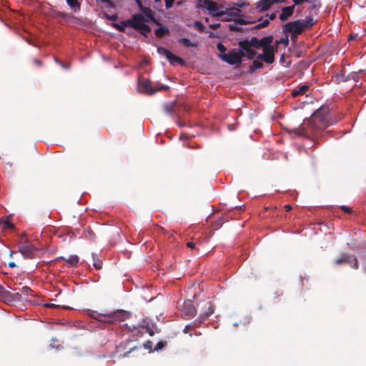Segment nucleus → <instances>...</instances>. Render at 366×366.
<instances>
[{"label":"nucleus","instance_id":"f3484780","mask_svg":"<svg viewBox=\"0 0 366 366\" xmlns=\"http://www.w3.org/2000/svg\"><path fill=\"white\" fill-rule=\"evenodd\" d=\"M277 0H260L257 3V9L259 11H267Z\"/></svg>","mask_w":366,"mask_h":366},{"label":"nucleus","instance_id":"8fccbe9b","mask_svg":"<svg viewBox=\"0 0 366 366\" xmlns=\"http://www.w3.org/2000/svg\"><path fill=\"white\" fill-rule=\"evenodd\" d=\"M269 16L270 20H274L276 18V14L272 13Z\"/></svg>","mask_w":366,"mask_h":366},{"label":"nucleus","instance_id":"5fc2aeb1","mask_svg":"<svg viewBox=\"0 0 366 366\" xmlns=\"http://www.w3.org/2000/svg\"><path fill=\"white\" fill-rule=\"evenodd\" d=\"M189 328V325L186 326L185 328L184 329V332L186 333L187 332V330Z\"/></svg>","mask_w":366,"mask_h":366},{"label":"nucleus","instance_id":"de8ad7c7","mask_svg":"<svg viewBox=\"0 0 366 366\" xmlns=\"http://www.w3.org/2000/svg\"><path fill=\"white\" fill-rule=\"evenodd\" d=\"M219 26H220L219 24H214L209 25V27L212 29H216L219 28Z\"/></svg>","mask_w":366,"mask_h":366},{"label":"nucleus","instance_id":"5701e85b","mask_svg":"<svg viewBox=\"0 0 366 366\" xmlns=\"http://www.w3.org/2000/svg\"><path fill=\"white\" fill-rule=\"evenodd\" d=\"M61 258L64 259L71 267L77 266L79 262V257L77 255H70L66 259L64 257Z\"/></svg>","mask_w":366,"mask_h":366},{"label":"nucleus","instance_id":"c9c22d12","mask_svg":"<svg viewBox=\"0 0 366 366\" xmlns=\"http://www.w3.org/2000/svg\"><path fill=\"white\" fill-rule=\"evenodd\" d=\"M269 21L267 19H265L262 21L260 24H257L255 27L256 28H263L268 25Z\"/></svg>","mask_w":366,"mask_h":366},{"label":"nucleus","instance_id":"052dcab7","mask_svg":"<svg viewBox=\"0 0 366 366\" xmlns=\"http://www.w3.org/2000/svg\"><path fill=\"white\" fill-rule=\"evenodd\" d=\"M61 66L64 68H67V66H66V65L63 64L62 63H60Z\"/></svg>","mask_w":366,"mask_h":366},{"label":"nucleus","instance_id":"412c9836","mask_svg":"<svg viewBox=\"0 0 366 366\" xmlns=\"http://www.w3.org/2000/svg\"><path fill=\"white\" fill-rule=\"evenodd\" d=\"M272 41V36H264L259 39V47L265 48L266 46H273L271 45Z\"/></svg>","mask_w":366,"mask_h":366},{"label":"nucleus","instance_id":"b1692460","mask_svg":"<svg viewBox=\"0 0 366 366\" xmlns=\"http://www.w3.org/2000/svg\"><path fill=\"white\" fill-rule=\"evenodd\" d=\"M92 260H93V266L97 269H101L102 266V262L100 259H98L97 255L94 253H92Z\"/></svg>","mask_w":366,"mask_h":366},{"label":"nucleus","instance_id":"49530a36","mask_svg":"<svg viewBox=\"0 0 366 366\" xmlns=\"http://www.w3.org/2000/svg\"><path fill=\"white\" fill-rule=\"evenodd\" d=\"M257 58L258 59H260L262 61H264V59H265V55L264 54V53L262 54H259L257 56Z\"/></svg>","mask_w":366,"mask_h":366},{"label":"nucleus","instance_id":"cd10ccee","mask_svg":"<svg viewBox=\"0 0 366 366\" xmlns=\"http://www.w3.org/2000/svg\"><path fill=\"white\" fill-rule=\"evenodd\" d=\"M68 5L74 11H79L80 6L77 0H66Z\"/></svg>","mask_w":366,"mask_h":366},{"label":"nucleus","instance_id":"72a5a7b5","mask_svg":"<svg viewBox=\"0 0 366 366\" xmlns=\"http://www.w3.org/2000/svg\"><path fill=\"white\" fill-rule=\"evenodd\" d=\"M209 316L206 313H202L199 317V322H202L206 320Z\"/></svg>","mask_w":366,"mask_h":366},{"label":"nucleus","instance_id":"c756f323","mask_svg":"<svg viewBox=\"0 0 366 366\" xmlns=\"http://www.w3.org/2000/svg\"><path fill=\"white\" fill-rule=\"evenodd\" d=\"M194 27L199 31H205V26L200 21H196L194 23Z\"/></svg>","mask_w":366,"mask_h":366},{"label":"nucleus","instance_id":"680f3d73","mask_svg":"<svg viewBox=\"0 0 366 366\" xmlns=\"http://www.w3.org/2000/svg\"><path fill=\"white\" fill-rule=\"evenodd\" d=\"M148 332H149V335H151V336H152V335H154V332H151V331H149V330H148Z\"/></svg>","mask_w":366,"mask_h":366},{"label":"nucleus","instance_id":"4468645a","mask_svg":"<svg viewBox=\"0 0 366 366\" xmlns=\"http://www.w3.org/2000/svg\"><path fill=\"white\" fill-rule=\"evenodd\" d=\"M139 87L142 89V92L149 94H153L157 92V90L152 88V82L148 79L142 80L139 83Z\"/></svg>","mask_w":366,"mask_h":366},{"label":"nucleus","instance_id":"9d476101","mask_svg":"<svg viewBox=\"0 0 366 366\" xmlns=\"http://www.w3.org/2000/svg\"><path fill=\"white\" fill-rule=\"evenodd\" d=\"M139 6V9L141 11V13L139 14L142 16V22L144 24H146V22L154 21V13L149 8L144 7L142 5V4Z\"/></svg>","mask_w":366,"mask_h":366},{"label":"nucleus","instance_id":"a18cd8bd","mask_svg":"<svg viewBox=\"0 0 366 366\" xmlns=\"http://www.w3.org/2000/svg\"><path fill=\"white\" fill-rule=\"evenodd\" d=\"M292 1L294 2L295 5H300L304 1H307V0H292Z\"/></svg>","mask_w":366,"mask_h":366},{"label":"nucleus","instance_id":"423d86ee","mask_svg":"<svg viewBox=\"0 0 366 366\" xmlns=\"http://www.w3.org/2000/svg\"><path fill=\"white\" fill-rule=\"evenodd\" d=\"M244 55V53L239 51V49H233L227 54H219L218 57L230 65H234L240 64Z\"/></svg>","mask_w":366,"mask_h":366},{"label":"nucleus","instance_id":"393cba45","mask_svg":"<svg viewBox=\"0 0 366 366\" xmlns=\"http://www.w3.org/2000/svg\"><path fill=\"white\" fill-rule=\"evenodd\" d=\"M169 33V29L165 26H160L155 30V34L158 37H162Z\"/></svg>","mask_w":366,"mask_h":366},{"label":"nucleus","instance_id":"2eb2a0df","mask_svg":"<svg viewBox=\"0 0 366 366\" xmlns=\"http://www.w3.org/2000/svg\"><path fill=\"white\" fill-rule=\"evenodd\" d=\"M244 46H251L254 48H259V39H258L257 37L253 36L251 38L250 40L246 39L243 41H240L239 42V46L240 48H243Z\"/></svg>","mask_w":366,"mask_h":366},{"label":"nucleus","instance_id":"c85d7f7f","mask_svg":"<svg viewBox=\"0 0 366 366\" xmlns=\"http://www.w3.org/2000/svg\"><path fill=\"white\" fill-rule=\"evenodd\" d=\"M1 223L4 224V228L12 229L14 227L9 217H6V219H2Z\"/></svg>","mask_w":366,"mask_h":366},{"label":"nucleus","instance_id":"bf43d9fd","mask_svg":"<svg viewBox=\"0 0 366 366\" xmlns=\"http://www.w3.org/2000/svg\"><path fill=\"white\" fill-rule=\"evenodd\" d=\"M134 1L137 3L138 5L141 4L140 0H134Z\"/></svg>","mask_w":366,"mask_h":366},{"label":"nucleus","instance_id":"f8f14e48","mask_svg":"<svg viewBox=\"0 0 366 366\" xmlns=\"http://www.w3.org/2000/svg\"><path fill=\"white\" fill-rule=\"evenodd\" d=\"M25 237L26 234L24 233V237ZM39 253V250L36 247L26 243V240L24 239V257H35Z\"/></svg>","mask_w":366,"mask_h":366},{"label":"nucleus","instance_id":"4d7b16f0","mask_svg":"<svg viewBox=\"0 0 366 366\" xmlns=\"http://www.w3.org/2000/svg\"><path fill=\"white\" fill-rule=\"evenodd\" d=\"M46 306H48V307H54L55 305H54V304H47Z\"/></svg>","mask_w":366,"mask_h":366},{"label":"nucleus","instance_id":"dca6fc26","mask_svg":"<svg viewBox=\"0 0 366 366\" xmlns=\"http://www.w3.org/2000/svg\"><path fill=\"white\" fill-rule=\"evenodd\" d=\"M295 11V5L283 7L282 9V12L280 15V19L282 21H285L290 17Z\"/></svg>","mask_w":366,"mask_h":366},{"label":"nucleus","instance_id":"4c0bfd02","mask_svg":"<svg viewBox=\"0 0 366 366\" xmlns=\"http://www.w3.org/2000/svg\"><path fill=\"white\" fill-rule=\"evenodd\" d=\"M166 9H169L172 6L174 0H164Z\"/></svg>","mask_w":366,"mask_h":366},{"label":"nucleus","instance_id":"79ce46f5","mask_svg":"<svg viewBox=\"0 0 366 366\" xmlns=\"http://www.w3.org/2000/svg\"><path fill=\"white\" fill-rule=\"evenodd\" d=\"M341 209L347 213H350L351 212V208L345 205L341 206Z\"/></svg>","mask_w":366,"mask_h":366},{"label":"nucleus","instance_id":"7c9ffc66","mask_svg":"<svg viewBox=\"0 0 366 366\" xmlns=\"http://www.w3.org/2000/svg\"><path fill=\"white\" fill-rule=\"evenodd\" d=\"M263 67V64L259 61H254L252 65L251 66V70L254 71L255 69H262Z\"/></svg>","mask_w":366,"mask_h":366},{"label":"nucleus","instance_id":"6ab92c4d","mask_svg":"<svg viewBox=\"0 0 366 366\" xmlns=\"http://www.w3.org/2000/svg\"><path fill=\"white\" fill-rule=\"evenodd\" d=\"M239 51L244 53V54H245L244 56H247L248 59H249L254 58V56H256L255 51L253 49H252L251 46H243V48L239 47Z\"/></svg>","mask_w":366,"mask_h":366},{"label":"nucleus","instance_id":"c03bdc74","mask_svg":"<svg viewBox=\"0 0 366 366\" xmlns=\"http://www.w3.org/2000/svg\"><path fill=\"white\" fill-rule=\"evenodd\" d=\"M169 89V86L167 85H162L160 87H157L155 89V90H157V92L159 91V90H162V89H164V90H167Z\"/></svg>","mask_w":366,"mask_h":366},{"label":"nucleus","instance_id":"a19ab883","mask_svg":"<svg viewBox=\"0 0 366 366\" xmlns=\"http://www.w3.org/2000/svg\"><path fill=\"white\" fill-rule=\"evenodd\" d=\"M209 316H210L214 312V309L212 306L209 305L207 308V312H205Z\"/></svg>","mask_w":366,"mask_h":366},{"label":"nucleus","instance_id":"a211bd4d","mask_svg":"<svg viewBox=\"0 0 366 366\" xmlns=\"http://www.w3.org/2000/svg\"><path fill=\"white\" fill-rule=\"evenodd\" d=\"M310 86L307 84H304L299 86L294 89L292 92V95L293 97H297V96H302L305 95L306 97L308 96V90H309Z\"/></svg>","mask_w":366,"mask_h":366},{"label":"nucleus","instance_id":"09e8293b","mask_svg":"<svg viewBox=\"0 0 366 366\" xmlns=\"http://www.w3.org/2000/svg\"><path fill=\"white\" fill-rule=\"evenodd\" d=\"M187 246L188 247H189V248L193 249V248H194L195 244H194V242H188L187 243Z\"/></svg>","mask_w":366,"mask_h":366},{"label":"nucleus","instance_id":"a878e982","mask_svg":"<svg viewBox=\"0 0 366 366\" xmlns=\"http://www.w3.org/2000/svg\"><path fill=\"white\" fill-rule=\"evenodd\" d=\"M179 42L182 44L186 47H195L197 46V43L192 42L188 38H182L179 40Z\"/></svg>","mask_w":366,"mask_h":366},{"label":"nucleus","instance_id":"7ed1b4c3","mask_svg":"<svg viewBox=\"0 0 366 366\" xmlns=\"http://www.w3.org/2000/svg\"><path fill=\"white\" fill-rule=\"evenodd\" d=\"M241 10L239 9H232L228 12L227 18H223V21H231L234 20V24H231L229 26L230 29L232 30H239V28L236 24L244 25L249 24H254L257 21H261L262 18H259L258 19H254L250 17H242L239 16V13Z\"/></svg>","mask_w":366,"mask_h":366},{"label":"nucleus","instance_id":"9b49d317","mask_svg":"<svg viewBox=\"0 0 366 366\" xmlns=\"http://www.w3.org/2000/svg\"><path fill=\"white\" fill-rule=\"evenodd\" d=\"M276 49L274 46H266L263 48V53L265 55L264 62L267 64H272L274 61V52Z\"/></svg>","mask_w":366,"mask_h":366},{"label":"nucleus","instance_id":"3c124183","mask_svg":"<svg viewBox=\"0 0 366 366\" xmlns=\"http://www.w3.org/2000/svg\"><path fill=\"white\" fill-rule=\"evenodd\" d=\"M8 265L10 267H16V264H15L14 262H10L8 263Z\"/></svg>","mask_w":366,"mask_h":366},{"label":"nucleus","instance_id":"37998d69","mask_svg":"<svg viewBox=\"0 0 366 366\" xmlns=\"http://www.w3.org/2000/svg\"><path fill=\"white\" fill-rule=\"evenodd\" d=\"M164 347V344L162 342H158L155 347H154V350H161L162 348H163Z\"/></svg>","mask_w":366,"mask_h":366},{"label":"nucleus","instance_id":"603ef678","mask_svg":"<svg viewBox=\"0 0 366 366\" xmlns=\"http://www.w3.org/2000/svg\"><path fill=\"white\" fill-rule=\"evenodd\" d=\"M116 18H117V15L116 14H113V15H111V16H108V19H109L111 20H114V19H116Z\"/></svg>","mask_w":366,"mask_h":366},{"label":"nucleus","instance_id":"f704fd0d","mask_svg":"<svg viewBox=\"0 0 366 366\" xmlns=\"http://www.w3.org/2000/svg\"><path fill=\"white\" fill-rule=\"evenodd\" d=\"M209 316L206 313H202L199 317V322H202L206 320Z\"/></svg>","mask_w":366,"mask_h":366},{"label":"nucleus","instance_id":"bb28decb","mask_svg":"<svg viewBox=\"0 0 366 366\" xmlns=\"http://www.w3.org/2000/svg\"><path fill=\"white\" fill-rule=\"evenodd\" d=\"M164 112L169 115L172 116L174 114V104L172 103H167L164 106Z\"/></svg>","mask_w":366,"mask_h":366},{"label":"nucleus","instance_id":"f257e3e1","mask_svg":"<svg viewBox=\"0 0 366 366\" xmlns=\"http://www.w3.org/2000/svg\"><path fill=\"white\" fill-rule=\"evenodd\" d=\"M127 26H131L132 28L140 31L144 36H147L151 32L150 27L143 24L142 16L139 14H134L131 19H127L126 21L121 22L115 26L119 31H123Z\"/></svg>","mask_w":366,"mask_h":366},{"label":"nucleus","instance_id":"39448f33","mask_svg":"<svg viewBox=\"0 0 366 366\" xmlns=\"http://www.w3.org/2000/svg\"><path fill=\"white\" fill-rule=\"evenodd\" d=\"M330 116L327 112V110L326 109H321L316 111L312 114L310 119L309 120V123L316 124L315 127L317 129H320L335 123L334 122L330 121Z\"/></svg>","mask_w":366,"mask_h":366},{"label":"nucleus","instance_id":"4be33fe9","mask_svg":"<svg viewBox=\"0 0 366 366\" xmlns=\"http://www.w3.org/2000/svg\"><path fill=\"white\" fill-rule=\"evenodd\" d=\"M359 79H360L359 74H358V73H356V72L350 73V74H347V76H345V75L342 76V80L344 81L353 80L355 82H357L359 81Z\"/></svg>","mask_w":366,"mask_h":366},{"label":"nucleus","instance_id":"6e6d98bb","mask_svg":"<svg viewBox=\"0 0 366 366\" xmlns=\"http://www.w3.org/2000/svg\"><path fill=\"white\" fill-rule=\"evenodd\" d=\"M355 38V36H353L352 34H351V35L350 36V40L354 39Z\"/></svg>","mask_w":366,"mask_h":366},{"label":"nucleus","instance_id":"20e7f679","mask_svg":"<svg viewBox=\"0 0 366 366\" xmlns=\"http://www.w3.org/2000/svg\"><path fill=\"white\" fill-rule=\"evenodd\" d=\"M89 315L97 321L113 323L114 322L125 320L128 317L129 314L123 310H119L109 314H101L97 312L92 311L89 313Z\"/></svg>","mask_w":366,"mask_h":366},{"label":"nucleus","instance_id":"69168bd1","mask_svg":"<svg viewBox=\"0 0 366 366\" xmlns=\"http://www.w3.org/2000/svg\"><path fill=\"white\" fill-rule=\"evenodd\" d=\"M19 280H21L16 277V282H18Z\"/></svg>","mask_w":366,"mask_h":366},{"label":"nucleus","instance_id":"e2e57ef3","mask_svg":"<svg viewBox=\"0 0 366 366\" xmlns=\"http://www.w3.org/2000/svg\"><path fill=\"white\" fill-rule=\"evenodd\" d=\"M13 254V252H10V256L11 257Z\"/></svg>","mask_w":366,"mask_h":366},{"label":"nucleus","instance_id":"aec40b11","mask_svg":"<svg viewBox=\"0 0 366 366\" xmlns=\"http://www.w3.org/2000/svg\"><path fill=\"white\" fill-rule=\"evenodd\" d=\"M345 263L350 265V267L352 268L356 269L358 267L357 259L354 255L347 254Z\"/></svg>","mask_w":366,"mask_h":366},{"label":"nucleus","instance_id":"0eeeda50","mask_svg":"<svg viewBox=\"0 0 366 366\" xmlns=\"http://www.w3.org/2000/svg\"><path fill=\"white\" fill-rule=\"evenodd\" d=\"M204 7L209 11V14L214 17L227 18L224 16L227 15V9L224 6H219L217 3L211 0L203 1Z\"/></svg>","mask_w":366,"mask_h":366},{"label":"nucleus","instance_id":"2f4dec72","mask_svg":"<svg viewBox=\"0 0 366 366\" xmlns=\"http://www.w3.org/2000/svg\"><path fill=\"white\" fill-rule=\"evenodd\" d=\"M217 47L220 54H226L227 48L222 43H218Z\"/></svg>","mask_w":366,"mask_h":366},{"label":"nucleus","instance_id":"0e129e2a","mask_svg":"<svg viewBox=\"0 0 366 366\" xmlns=\"http://www.w3.org/2000/svg\"><path fill=\"white\" fill-rule=\"evenodd\" d=\"M156 2H160L161 0H154Z\"/></svg>","mask_w":366,"mask_h":366},{"label":"nucleus","instance_id":"473e14b6","mask_svg":"<svg viewBox=\"0 0 366 366\" xmlns=\"http://www.w3.org/2000/svg\"><path fill=\"white\" fill-rule=\"evenodd\" d=\"M304 129H305L304 127H302L301 129L300 128L295 129L294 133L295 135L302 136V135H304Z\"/></svg>","mask_w":366,"mask_h":366},{"label":"nucleus","instance_id":"ddd939ff","mask_svg":"<svg viewBox=\"0 0 366 366\" xmlns=\"http://www.w3.org/2000/svg\"><path fill=\"white\" fill-rule=\"evenodd\" d=\"M184 314L189 317H194L196 314V310L194 307L193 302L191 300H187L184 302L182 308Z\"/></svg>","mask_w":366,"mask_h":366},{"label":"nucleus","instance_id":"1a4fd4ad","mask_svg":"<svg viewBox=\"0 0 366 366\" xmlns=\"http://www.w3.org/2000/svg\"><path fill=\"white\" fill-rule=\"evenodd\" d=\"M0 295H1L4 302L11 304L14 303L15 302H19L21 299V294L20 292H16L11 293L6 291L1 285H0Z\"/></svg>","mask_w":366,"mask_h":366},{"label":"nucleus","instance_id":"e433bc0d","mask_svg":"<svg viewBox=\"0 0 366 366\" xmlns=\"http://www.w3.org/2000/svg\"><path fill=\"white\" fill-rule=\"evenodd\" d=\"M346 256H347V254H343L341 258L336 259L335 260V264H340L343 263V262L345 263Z\"/></svg>","mask_w":366,"mask_h":366},{"label":"nucleus","instance_id":"ea45409f","mask_svg":"<svg viewBox=\"0 0 366 366\" xmlns=\"http://www.w3.org/2000/svg\"><path fill=\"white\" fill-rule=\"evenodd\" d=\"M28 303L29 305H36L38 304L37 302L35 300H29L24 298V304Z\"/></svg>","mask_w":366,"mask_h":366},{"label":"nucleus","instance_id":"13d9d810","mask_svg":"<svg viewBox=\"0 0 366 366\" xmlns=\"http://www.w3.org/2000/svg\"><path fill=\"white\" fill-rule=\"evenodd\" d=\"M19 251L21 252V254H23V249L22 248L19 247Z\"/></svg>","mask_w":366,"mask_h":366},{"label":"nucleus","instance_id":"f03ea898","mask_svg":"<svg viewBox=\"0 0 366 366\" xmlns=\"http://www.w3.org/2000/svg\"><path fill=\"white\" fill-rule=\"evenodd\" d=\"M315 24L312 17L307 16L304 19H299L288 22L283 25V31L286 33L300 34L305 28H310Z\"/></svg>","mask_w":366,"mask_h":366},{"label":"nucleus","instance_id":"6e6552de","mask_svg":"<svg viewBox=\"0 0 366 366\" xmlns=\"http://www.w3.org/2000/svg\"><path fill=\"white\" fill-rule=\"evenodd\" d=\"M157 52L159 54L164 56L170 64L173 65L176 63L180 65H184L185 64L184 61L182 58L173 54L170 51L163 47H159L157 49Z\"/></svg>","mask_w":366,"mask_h":366},{"label":"nucleus","instance_id":"58836bf2","mask_svg":"<svg viewBox=\"0 0 366 366\" xmlns=\"http://www.w3.org/2000/svg\"><path fill=\"white\" fill-rule=\"evenodd\" d=\"M24 295H32L33 292L29 287L24 286Z\"/></svg>","mask_w":366,"mask_h":366},{"label":"nucleus","instance_id":"864d4df0","mask_svg":"<svg viewBox=\"0 0 366 366\" xmlns=\"http://www.w3.org/2000/svg\"><path fill=\"white\" fill-rule=\"evenodd\" d=\"M286 211L289 212L292 209V207L289 204L285 206Z\"/></svg>","mask_w":366,"mask_h":366}]
</instances>
